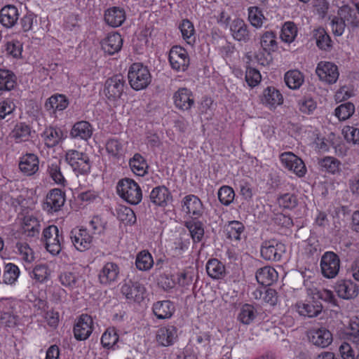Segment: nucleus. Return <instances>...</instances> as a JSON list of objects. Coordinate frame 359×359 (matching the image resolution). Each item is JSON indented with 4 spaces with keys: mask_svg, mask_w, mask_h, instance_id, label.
I'll return each instance as SVG.
<instances>
[{
    "mask_svg": "<svg viewBox=\"0 0 359 359\" xmlns=\"http://www.w3.org/2000/svg\"><path fill=\"white\" fill-rule=\"evenodd\" d=\"M118 196L130 205H137L142 199V191L139 184L133 180L123 178L117 183Z\"/></svg>",
    "mask_w": 359,
    "mask_h": 359,
    "instance_id": "obj_1",
    "label": "nucleus"
},
{
    "mask_svg": "<svg viewBox=\"0 0 359 359\" xmlns=\"http://www.w3.org/2000/svg\"><path fill=\"white\" fill-rule=\"evenodd\" d=\"M129 84L135 90L145 89L151 81V75L147 66L142 63H133L128 69Z\"/></svg>",
    "mask_w": 359,
    "mask_h": 359,
    "instance_id": "obj_2",
    "label": "nucleus"
},
{
    "mask_svg": "<svg viewBox=\"0 0 359 359\" xmlns=\"http://www.w3.org/2000/svg\"><path fill=\"white\" fill-rule=\"evenodd\" d=\"M65 161L76 175H85L90 172L92 162L86 152L69 149L65 154Z\"/></svg>",
    "mask_w": 359,
    "mask_h": 359,
    "instance_id": "obj_3",
    "label": "nucleus"
},
{
    "mask_svg": "<svg viewBox=\"0 0 359 359\" xmlns=\"http://www.w3.org/2000/svg\"><path fill=\"white\" fill-rule=\"evenodd\" d=\"M320 269L323 276L326 278H334L339 273L340 259L339 256L331 251L325 252L320 259Z\"/></svg>",
    "mask_w": 359,
    "mask_h": 359,
    "instance_id": "obj_4",
    "label": "nucleus"
},
{
    "mask_svg": "<svg viewBox=\"0 0 359 359\" xmlns=\"http://www.w3.org/2000/svg\"><path fill=\"white\" fill-rule=\"evenodd\" d=\"M285 245L276 239L265 241L261 246V255L263 259L268 261H280L285 252Z\"/></svg>",
    "mask_w": 359,
    "mask_h": 359,
    "instance_id": "obj_5",
    "label": "nucleus"
},
{
    "mask_svg": "<svg viewBox=\"0 0 359 359\" xmlns=\"http://www.w3.org/2000/svg\"><path fill=\"white\" fill-rule=\"evenodd\" d=\"M126 88V81L121 74H117L107 79L104 83V93L110 100L121 98Z\"/></svg>",
    "mask_w": 359,
    "mask_h": 359,
    "instance_id": "obj_6",
    "label": "nucleus"
},
{
    "mask_svg": "<svg viewBox=\"0 0 359 359\" xmlns=\"http://www.w3.org/2000/svg\"><path fill=\"white\" fill-rule=\"evenodd\" d=\"M168 60L172 69L177 72H185L189 65V57L187 51L181 46H173L169 53Z\"/></svg>",
    "mask_w": 359,
    "mask_h": 359,
    "instance_id": "obj_7",
    "label": "nucleus"
},
{
    "mask_svg": "<svg viewBox=\"0 0 359 359\" xmlns=\"http://www.w3.org/2000/svg\"><path fill=\"white\" fill-rule=\"evenodd\" d=\"M145 287L136 280L126 279L123 283L121 292L130 302H140L144 298Z\"/></svg>",
    "mask_w": 359,
    "mask_h": 359,
    "instance_id": "obj_8",
    "label": "nucleus"
},
{
    "mask_svg": "<svg viewBox=\"0 0 359 359\" xmlns=\"http://www.w3.org/2000/svg\"><path fill=\"white\" fill-rule=\"evenodd\" d=\"M65 202V194L60 189H53L47 194L43 203V210L49 214L60 211Z\"/></svg>",
    "mask_w": 359,
    "mask_h": 359,
    "instance_id": "obj_9",
    "label": "nucleus"
},
{
    "mask_svg": "<svg viewBox=\"0 0 359 359\" xmlns=\"http://www.w3.org/2000/svg\"><path fill=\"white\" fill-rule=\"evenodd\" d=\"M282 165L292 171L299 177H304L306 173V168L304 161L292 152H283L280 155Z\"/></svg>",
    "mask_w": 359,
    "mask_h": 359,
    "instance_id": "obj_10",
    "label": "nucleus"
},
{
    "mask_svg": "<svg viewBox=\"0 0 359 359\" xmlns=\"http://www.w3.org/2000/svg\"><path fill=\"white\" fill-rule=\"evenodd\" d=\"M72 243L79 252L88 250L93 243V236L85 228H74L69 233Z\"/></svg>",
    "mask_w": 359,
    "mask_h": 359,
    "instance_id": "obj_11",
    "label": "nucleus"
},
{
    "mask_svg": "<svg viewBox=\"0 0 359 359\" xmlns=\"http://www.w3.org/2000/svg\"><path fill=\"white\" fill-rule=\"evenodd\" d=\"M93 330V320L88 314L81 315L76 320L73 332L77 341H84L89 338Z\"/></svg>",
    "mask_w": 359,
    "mask_h": 359,
    "instance_id": "obj_12",
    "label": "nucleus"
},
{
    "mask_svg": "<svg viewBox=\"0 0 359 359\" xmlns=\"http://www.w3.org/2000/svg\"><path fill=\"white\" fill-rule=\"evenodd\" d=\"M316 73L321 81L327 84L335 83L339 76L338 67L327 61H321L317 65Z\"/></svg>",
    "mask_w": 359,
    "mask_h": 359,
    "instance_id": "obj_13",
    "label": "nucleus"
},
{
    "mask_svg": "<svg viewBox=\"0 0 359 359\" xmlns=\"http://www.w3.org/2000/svg\"><path fill=\"white\" fill-rule=\"evenodd\" d=\"M119 273L118 264L114 262H107L97 275L99 283L105 286L111 285L118 281Z\"/></svg>",
    "mask_w": 359,
    "mask_h": 359,
    "instance_id": "obj_14",
    "label": "nucleus"
},
{
    "mask_svg": "<svg viewBox=\"0 0 359 359\" xmlns=\"http://www.w3.org/2000/svg\"><path fill=\"white\" fill-rule=\"evenodd\" d=\"M182 211L191 216L192 219H198L203 213V205L200 198L189 194L182 201Z\"/></svg>",
    "mask_w": 359,
    "mask_h": 359,
    "instance_id": "obj_15",
    "label": "nucleus"
},
{
    "mask_svg": "<svg viewBox=\"0 0 359 359\" xmlns=\"http://www.w3.org/2000/svg\"><path fill=\"white\" fill-rule=\"evenodd\" d=\"M177 328L172 325L161 327L157 330L156 340L164 347L173 345L178 339Z\"/></svg>",
    "mask_w": 359,
    "mask_h": 359,
    "instance_id": "obj_16",
    "label": "nucleus"
},
{
    "mask_svg": "<svg viewBox=\"0 0 359 359\" xmlns=\"http://www.w3.org/2000/svg\"><path fill=\"white\" fill-rule=\"evenodd\" d=\"M334 290L337 295L344 299H351L359 294V287L351 280H339L334 285Z\"/></svg>",
    "mask_w": 359,
    "mask_h": 359,
    "instance_id": "obj_17",
    "label": "nucleus"
},
{
    "mask_svg": "<svg viewBox=\"0 0 359 359\" xmlns=\"http://www.w3.org/2000/svg\"><path fill=\"white\" fill-rule=\"evenodd\" d=\"M230 32L233 39L243 43L250 40V32L248 25L241 18H235L230 24Z\"/></svg>",
    "mask_w": 359,
    "mask_h": 359,
    "instance_id": "obj_18",
    "label": "nucleus"
},
{
    "mask_svg": "<svg viewBox=\"0 0 359 359\" xmlns=\"http://www.w3.org/2000/svg\"><path fill=\"white\" fill-rule=\"evenodd\" d=\"M175 106L182 111L189 110L194 104L192 92L187 88H181L173 95Z\"/></svg>",
    "mask_w": 359,
    "mask_h": 359,
    "instance_id": "obj_19",
    "label": "nucleus"
},
{
    "mask_svg": "<svg viewBox=\"0 0 359 359\" xmlns=\"http://www.w3.org/2000/svg\"><path fill=\"white\" fill-rule=\"evenodd\" d=\"M39 168V160L34 154H26L20 158L19 168L25 175L31 176L35 174Z\"/></svg>",
    "mask_w": 359,
    "mask_h": 359,
    "instance_id": "obj_20",
    "label": "nucleus"
},
{
    "mask_svg": "<svg viewBox=\"0 0 359 359\" xmlns=\"http://www.w3.org/2000/svg\"><path fill=\"white\" fill-rule=\"evenodd\" d=\"M20 13L13 5L4 6L0 11V22L6 28L13 27L19 19Z\"/></svg>",
    "mask_w": 359,
    "mask_h": 359,
    "instance_id": "obj_21",
    "label": "nucleus"
},
{
    "mask_svg": "<svg viewBox=\"0 0 359 359\" xmlns=\"http://www.w3.org/2000/svg\"><path fill=\"white\" fill-rule=\"evenodd\" d=\"M149 198L151 201L158 206L165 207L172 201V196L165 186H158L152 189Z\"/></svg>",
    "mask_w": 359,
    "mask_h": 359,
    "instance_id": "obj_22",
    "label": "nucleus"
},
{
    "mask_svg": "<svg viewBox=\"0 0 359 359\" xmlns=\"http://www.w3.org/2000/svg\"><path fill=\"white\" fill-rule=\"evenodd\" d=\"M152 311L158 319H169L175 313V307L170 300L158 301L154 303Z\"/></svg>",
    "mask_w": 359,
    "mask_h": 359,
    "instance_id": "obj_23",
    "label": "nucleus"
},
{
    "mask_svg": "<svg viewBox=\"0 0 359 359\" xmlns=\"http://www.w3.org/2000/svg\"><path fill=\"white\" fill-rule=\"evenodd\" d=\"M104 53L111 55L119 52L123 46V39L118 33L109 34L102 42Z\"/></svg>",
    "mask_w": 359,
    "mask_h": 359,
    "instance_id": "obj_24",
    "label": "nucleus"
},
{
    "mask_svg": "<svg viewBox=\"0 0 359 359\" xmlns=\"http://www.w3.org/2000/svg\"><path fill=\"white\" fill-rule=\"evenodd\" d=\"M322 305L316 302H297L296 310L297 313L304 317L314 318L322 312Z\"/></svg>",
    "mask_w": 359,
    "mask_h": 359,
    "instance_id": "obj_25",
    "label": "nucleus"
},
{
    "mask_svg": "<svg viewBox=\"0 0 359 359\" xmlns=\"http://www.w3.org/2000/svg\"><path fill=\"white\" fill-rule=\"evenodd\" d=\"M41 137L47 147L53 148L63 139V132L60 128L50 126L41 133Z\"/></svg>",
    "mask_w": 359,
    "mask_h": 359,
    "instance_id": "obj_26",
    "label": "nucleus"
},
{
    "mask_svg": "<svg viewBox=\"0 0 359 359\" xmlns=\"http://www.w3.org/2000/svg\"><path fill=\"white\" fill-rule=\"evenodd\" d=\"M125 20V11L119 7L109 8L104 13V20L111 27H118L124 22Z\"/></svg>",
    "mask_w": 359,
    "mask_h": 359,
    "instance_id": "obj_27",
    "label": "nucleus"
},
{
    "mask_svg": "<svg viewBox=\"0 0 359 359\" xmlns=\"http://www.w3.org/2000/svg\"><path fill=\"white\" fill-rule=\"evenodd\" d=\"M332 340V334L326 328L321 327L311 332V341L316 346L326 348Z\"/></svg>",
    "mask_w": 359,
    "mask_h": 359,
    "instance_id": "obj_28",
    "label": "nucleus"
},
{
    "mask_svg": "<svg viewBox=\"0 0 359 359\" xmlns=\"http://www.w3.org/2000/svg\"><path fill=\"white\" fill-rule=\"evenodd\" d=\"M93 135V127L90 123L86 121L76 122L74 124L70 135L73 138L87 140Z\"/></svg>",
    "mask_w": 359,
    "mask_h": 359,
    "instance_id": "obj_29",
    "label": "nucleus"
},
{
    "mask_svg": "<svg viewBox=\"0 0 359 359\" xmlns=\"http://www.w3.org/2000/svg\"><path fill=\"white\" fill-rule=\"evenodd\" d=\"M278 273L271 266H264L257 270L256 279L257 282L265 286H269L278 280Z\"/></svg>",
    "mask_w": 359,
    "mask_h": 359,
    "instance_id": "obj_30",
    "label": "nucleus"
},
{
    "mask_svg": "<svg viewBox=\"0 0 359 359\" xmlns=\"http://www.w3.org/2000/svg\"><path fill=\"white\" fill-rule=\"evenodd\" d=\"M69 105V100L65 95L55 94L50 96L45 102L44 107L47 111H63Z\"/></svg>",
    "mask_w": 359,
    "mask_h": 359,
    "instance_id": "obj_31",
    "label": "nucleus"
},
{
    "mask_svg": "<svg viewBox=\"0 0 359 359\" xmlns=\"http://www.w3.org/2000/svg\"><path fill=\"white\" fill-rule=\"evenodd\" d=\"M61 162L55 158L48 163L47 172L49 177L58 185L65 187L67 180L61 172Z\"/></svg>",
    "mask_w": 359,
    "mask_h": 359,
    "instance_id": "obj_32",
    "label": "nucleus"
},
{
    "mask_svg": "<svg viewBox=\"0 0 359 359\" xmlns=\"http://www.w3.org/2000/svg\"><path fill=\"white\" fill-rule=\"evenodd\" d=\"M282 94L273 87H267L263 93L262 103L270 108L276 107L283 103Z\"/></svg>",
    "mask_w": 359,
    "mask_h": 359,
    "instance_id": "obj_33",
    "label": "nucleus"
},
{
    "mask_svg": "<svg viewBox=\"0 0 359 359\" xmlns=\"http://www.w3.org/2000/svg\"><path fill=\"white\" fill-rule=\"evenodd\" d=\"M205 268L208 275L212 279H222L226 275L225 266L217 259H209Z\"/></svg>",
    "mask_w": 359,
    "mask_h": 359,
    "instance_id": "obj_34",
    "label": "nucleus"
},
{
    "mask_svg": "<svg viewBox=\"0 0 359 359\" xmlns=\"http://www.w3.org/2000/svg\"><path fill=\"white\" fill-rule=\"evenodd\" d=\"M16 85L15 74L7 69L0 68V95L4 91H10Z\"/></svg>",
    "mask_w": 359,
    "mask_h": 359,
    "instance_id": "obj_35",
    "label": "nucleus"
},
{
    "mask_svg": "<svg viewBox=\"0 0 359 359\" xmlns=\"http://www.w3.org/2000/svg\"><path fill=\"white\" fill-rule=\"evenodd\" d=\"M287 86L292 90L299 89L304 82V74L297 69L287 71L284 76Z\"/></svg>",
    "mask_w": 359,
    "mask_h": 359,
    "instance_id": "obj_36",
    "label": "nucleus"
},
{
    "mask_svg": "<svg viewBox=\"0 0 359 359\" xmlns=\"http://www.w3.org/2000/svg\"><path fill=\"white\" fill-rule=\"evenodd\" d=\"M23 233L28 237L39 236L40 231V224L39 220L33 215L24 217L22 222Z\"/></svg>",
    "mask_w": 359,
    "mask_h": 359,
    "instance_id": "obj_37",
    "label": "nucleus"
},
{
    "mask_svg": "<svg viewBox=\"0 0 359 359\" xmlns=\"http://www.w3.org/2000/svg\"><path fill=\"white\" fill-rule=\"evenodd\" d=\"M185 226L189 229L191 237L194 243L202 241L204 236L203 224L198 219H192L185 222Z\"/></svg>",
    "mask_w": 359,
    "mask_h": 359,
    "instance_id": "obj_38",
    "label": "nucleus"
},
{
    "mask_svg": "<svg viewBox=\"0 0 359 359\" xmlns=\"http://www.w3.org/2000/svg\"><path fill=\"white\" fill-rule=\"evenodd\" d=\"M257 315V309L251 304L243 305L238 315V320L243 325H250Z\"/></svg>",
    "mask_w": 359,
    "mask_h": 359,
    "instance_id": "obj_39",
    "label": "nucleus"
},
{
    "mask_svg": "<svg viewBox=\"0 0 359 359\" xmlns=\"http://www.w3.org/2000/svg\"><path fill=\"white\" fill-rule=\"evenodd\" d=\"M130 167L132 171L138 176H144L147 172L148 165L145 159L140 154H135L130 160Z\"/></svg>",
    "mask_w": 359,
    "mask_h": 359,
    "instance_id": "obj_40",
    "label": "nucleus"
},
{
    "mask_svg": "<svg viewBox=\"0 0 359 359\" xmlns=\"http://www.w3.org/2000/svg\"><path fill=\"white\" fill-rule=\"evenodd\" d=\"M183 39L189 45L196 41L195 29L193 23L186 19L183 20L179 25Z\"/></svg>",
    "mask_w": 359,
    "mask_h": 359,
    "instance_id": "obj_41",
    "label": "nucleus"
},
{
    "mask_svg": "<svg viewBox=\"0 0 359 359\" xmlns=\"http://www.w3.org/2000/svg\"><path fill=\"white\" fill-rule=\"evenodd\" d=\"M318 164L322 170L331 174H335L339 171L340 161L334 157L326 156L318 159Z\"/></svg>",
    "mask_w": 359,
    "mask_h": 359,
    "instance_id": "obj_42",
    "label": "nucleus"
},
{
    "mask_svg": "<svg viewBox=\"0 0 359 359\" xmlns=\"http://www.w3.org/2000/svg\"><path fill=\"white\" fill-rule=\"evenodd\" d=\"M12 135L16 142L27 141L31 135V128L25 123H18L12 131Z\"/></svg>",
    "mask_w": 359,
    "mask_h": 359,
    "instance_id": "obj_43",
    "label": "nucleus"
},
{
    "mask_svg": "<svg viewBox=\"0 0 359 359\" xmlns=\"http://www.w3.org/2000/svg\"><path fill=\"white\" fill-rule=\"evenodd\" d=\"M338 16L348 25H351L353 27L359 26V20L354 9L348 6H342L338 11Z\"/></svg>",
    "mask_w": 359,
    "mask_h": 359,
    "instance_id": "obj_44",
    "label": "nucleus"
},
{
    "mask_svg": "<svg viewBox=\"0 0 359 359\" xmlns=\"http://www.w3.org/2000/svg\"><path fill=\"white\" fill-rule=\"evenodd\" d=\"M244 229L245 226L241 222L231 221L225 227L226 237L230 240L239 241Z\"/></svg>",
    "mask_w": 359,
    "mask_h": 359,
    "instance_id": "obj_45",
    "label": "nucleus"
},
{
    "mask_svg": "<svg viewBox=\"0 0 359 359\" xmlns=\"http://www.w3.org/2000/svg\"><path fill=\"white\" fill-rule=\"evenodd\" d=\"M313 37L316 39L317 46L324 50H327L332 46V40L326 31L323 27H318L313 30Z\"/></svg>",
    "mask_w": 359,
    "mask_h": 359,
    "instance_id": "obj_46",
    "label": "nucleus"
},
{
    "mask_svg": "<svg viewBox=\"0 0 359 359\" xmlns=\"http://www.w3.org/2000/svg\"><path fill=\"white\" fill-rule=\"evenodd\" d=\"M118 335L117 334L114 328L107 329L102 335L101 344L103 347L107 348L116 349L118 341Z\"/></svg>",
    "mask_w": 359,
    "mask_h": 359,
    "instance_id": "obj_47",
    "label": "nucleus"
},
{
    "mask_svg": "<svg viewBox=\"0 0 359 359\" xmlns=\"http://www.w3.org/2000/svg\"><path fill=\"white\" fill-rule=\"evenodd\" d=\"M135 264L140 271L149 270L154 264L151 255L148 251H141L137 255Z\"/></svg>",
    "mask_w": 359,
    "mask_h": 359,
    "instance_id": "obj_48",
    "label": "nucleus"
},
{
    "mask_svg": "<svg viewBox=\"0 0 359 359\" xmlns=\"http://www.w3.org/2000/svg\"><path fill=\"white\" fill-rule=\"evenodd\" d=\"M297 35V27L293 22H286L282 27L280 38L286 43H292Z\"/></svg>",
    "mask_w": 359,
    "mask_h": 359,
    "instance_id": "obj_49",
    "label": "nucleus"
},
{
    "mask_svg": "<svg viewBox=\"0 0 359 359\" xmlns=\"http://www.w3.org/2000/svg\"><path fill=\"white\" fill-rule=\"evenodd\" d=\"M59 281L65 287L72 290L78 286L79 276L72 271H62L59 275Z\"/></svg>",
    "mask_w": 359,
    "mask_h": 359,
    "instance_id": "obj_50",
    "label": "nucleus"
},
{
    "mask_svg": "<svg viewBox=\"0 0 359 359\" xmlns=\"http://www.w3.org/2000/svg\"><path fill=\"white\" fill-rule=\"evenodd\" d=\"M29 276L36 283H43L48 279L50 271L47 265L38 264L29 272Z\"/></svg>",
    "mask_w": 359,
    "mask_h": 359,
    "instance_id": "obj_51",
    "label": "nucleus"
},
{
    "mask_svg": "<svg viewBox=\"0 0 359 359\" xmlns=\"http://www.w3.org/2000/svg\"><path fill=\"white\" fill-rule=\"evenodd\" d=\"M260 43L264 51H275L278 48L276 34L272 31L264 32L261 37Z\"/></svg>",
    "mask_w": 359,
    "mask_h": 359,
    "instance_id": "obj_52",
    "label": "nucleus"
},
{
    "mask_svg": "<svg viewBox=\"0 0 359 359\" xmlns=\"http://www.w3.org/2000/svg\"><path fill=\"white\" fill-rule=\"evenodd\" d=\"M20 276V269L15 264L8 263L5 265L3 274L4 282L12 285L15 283Z\"/></svg>",
    "mask_w": 359,
    "mask_h": 359,
    "instance_id": "obj_53",
    "label": "nucleus"
},
{
    "mask_svg": "<svg viewBox=\"0 0 359 359\" xmlns=\"http://www.w3.org/2000/svg\"><path fill=\"white\" fill-rule=\"evenodd\" d=\"M217 196L219 202L222 205L229 206L234 200L235 192L231 187L224 185L219 189Z\"/></svg>",
    "mask_w": 359,
    "mask_h": 359,
    "instance_id": "obj_54",
    "label": "nucleus"
},
{
    "mask_svg": "<svg viewBox=\"0 0 359 359\" xmlns=\"http://www.w3.org/2000/svg\"><path fill=\"white\" fill-rule=\"evenodd\" d=\"M354 111V104L348 102L338 106L334 110V114L339 121H345L349 118Z\"/></svg>",
    "mask_w": 359,
    "mask_h": 359,
    "instance_id": "obj_55",
    "label": "nucleus"
},
{
    "mask_svg": "<svg viewBox=\"0 0 359 359\" xmlns=\"http://www.w3.org/2000/svg\"><path fill=\"white\" fill-rule=\"evenodd\" d=\"M278 205L283 209L292 210L298 204V199L296 195L291 193H285L277 199Z\"/></svg>",
    "mask_w": 359,
    "mask_h": 359,
    "instance_id": "obj_56",
    "label": "nucleus"
},
{
    "mask_svg": "<svg viewBox=\"0 0 359 359\" xmlns=\"http://www.w3.org/2000/svg\"><path fill=\"white\" fill-rule=\"evenodd\" d=\"M264 19L262 12L257 6H251L248 8V20L253 27H262Z\"/></svg>",
    "mask_w": 359,
    "mask_h": 359,
    "instance_id": "obj_57",
    "label": "nucleus"
},
{
    "mask_svg": "<svg viewBox=\"0 0 359 359\" xmlns=\"http://www.w3.org/2000/svg\"><path fill=\"white\" fill-rule=\"evenodd\" d=\"M118 219L127 225H133L136 222V215L131 208L123 207L118 211Z\"/></svg>",
    "mask_w": 359,
    "mask_h": 359,
    "instance_id": "obj_58",
    "label": "nucleus"
},
{
    "mask_svg": "<svg viewBox=\"0 0 359 359\" xmlns=\"http://www.w3.org/2000/svg\"><path fill=\"white\" fill-rule=\"evenodd\" d=\"M62 234L58 233L57 236H55L45 243L46 250L53 255H58L62 250Z\"/></svg>",
    "mask_w": 359,
    "mask_h": 359,
    "instance_id": "obj_59",
    "label": "nucleus"
},
{
    "mask_svg": "<svg viewBox=\"0 0 359 359\" xmlns=\"http://www.w3.org/2000/svg\"><path fill=\"white\" fill-rule=\"evenodd\" d=\"M23 32L32 31L37 26V17L33 13H27L20 20Z\"/></svg>",
    "mask_w": 359,
    "mask_h": 359,
    "instance_id": "obj_60",
    "label": "nucleus"
},
{
    "mask_svg": "<svg viewBox=\"0 0 359 359\" xmlns=\"http://www.w3.org/2000/svg\"><path fill=\"white\" fill-rule=\"evenodd\" d=\"M347 339L359 348V317H356L355 319L351 320Z\"/></svg>",
    "mask_w": 359,
    "mask_h": 359,
    "instance_id": "obj_61",
    "label": "nucleus"
},
{
    "mask_svg": "<svg viewBox=\"0 0 359 359\" xmlns=\"http://www.w3.org/2000/svg\"><path fill=\"white\" fill-rule=\"evenodd\" d=\"M345 140L353 144H359V129L351 126H346L342 129Z\"/></svg>",
    "mask_w": 359,
    "mask_h": 359,
    "instance_id": "obj_62",
    "label": "nucleus"
},
{
    "mask_svg": "<svg viewBox=\"0 0 359 359\" xmlns=\"http://www.w3.org/2000/svg\"><path fill=\"white\" fill-rule=\"evenodd\" d=\"M299 109L304 114H311L316 109V102L310 97H304L298 101Z\"/></svg>",
    "mask_w": 359,
    "mask_h": 359,
    "instance_id": "obj_63",
    "label": "nucleus"
},
{
    "mask_svg": "<svg viewBox=\"0 0 359 359\" xmlns=\"http://www.w3.org/2000/svg\"><path fill=\"white\" fill-rule=\"evenodd\" d=\"M16 248L24 261L31 263L34 260V251L27 243L18 242L16 243Z\"/></svg>",
    "mask_w": 359,
    "mask_h": 359,
    "instance_id": "obj_64",
    "label": "nucleus"
}]
</instances>
